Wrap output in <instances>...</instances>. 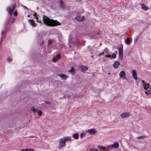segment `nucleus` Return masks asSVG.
I'll return each instance as SVG.
<instances>
[{
	"label": "nucleus",
	"mask_w": 151,
	"mask_h": 151,
	"mask_svg": "<svg viewBox=\"0 0 151 151\" xmlns=\"http://www.w3.org/2000/svg\"><path fill=\"white\" fill-rule=\"evenodd\" d=\"M42 20L44 24L50 26H56L61 24L60 23H59L57 21L53 19H51L45 16H43Z\"/></svg>",
	"instance_id": "obj_1"
},
{
	"label": "nucleus",
	"mask_w": 151,
	"mask_h": 151,
	"mask_svg": "<svg viewBox=\"0 0 151 151\" xmlns=\"http://www.w3.org/2000/svg\"><path fill=\"white\" fill-rule=\"evenodd\" d=\"M119 56L121 60H122L123 58V46L120 47L119 48Z\"/></svg>",
	"instance_id": "obj_2"
},
{
	"label": "nucleus",
	"mask_w": 151,
	"mask_h": 151,
	"mask_svg": "<svg viewBox=\"0 0 151 151\" xmlns=\"http://www.w3.org/2000/svg\"><path fill=\"white\" fill-rule=\"evenodd\" d=\"M131 114L129 112H124L121 114V117L123 118L129 117L130 116Z\"/></svg>",
	"instance_id": "obj_3"
},
{
	"label": "nucleus",
	"mask_w": 151,
	"mask_h": 151,
	"mask_svg": "<svg viewBox=\"0 0 151 151\" xmlns=\"http://www.w3.org/2000/svg\"><path fill=\"white\" fill-rule=\"evenodd\" d=\"M15 7V5H13L12 6V8L8 7L7 8V11L11 15H12L13 13V11L14 10Z\"/></svg>",
	"instance_id": "obj_4"
},
{
	"label": "nucleus",
	"mask_w": 151,
	"mask_h": 151,
	"mask_svg": "<svg viewBox=\"0 0 151 151\" xmlns=\"http://www.w3.org/2000/svg\"><path fill=\"white\" fill-rule=\"evenodd\" d=\"M132 74L134 78L136 80H137L138 77L137 76V72L136 70L135 69L132 70Z\"/></svg>",
	"instance_id": "obj_5"
},
{
	"label": "nucleus",
	"mask_w": 151,
	"mask_h": 151,
	"mask_svg": "<svg viewBox=\"0 0 151 151\" xmlns=\"http://www.w3.org/2000/svg\"><path fill=\"white\" fill-rule=\"evenodd\" d=\"M142 82L144 89H147V88H149V84L148 83H147L144 80L142 81Z\"/></svg>",
	"instance_id": "obj_6"
},
{
	"label": "nucleus",
	"mask_w": 151,
	"mask_h": 151,
	"mask_svg": "<svg viewBox=\"0 0 151 151\" xmlns=\"http://www.w3.org/2000/svg\"><path fill=\"white\" fill-rule=\"evenodd\" d=\"M84 17L83 16H81L80 15H77L75 17V19L78 21H81L84 19Z\"/></svg>",
	"instance_id": "obj_7"
},
{
	"label": "nucleus",
	"mask_w": 151,
	"mask_h": 151,
	"mask_svg": "<svg viewBox=\"0 0 151 151\" xmlns=\"http://www.w3.org/2000/svg\"><path fill=\"white\" fill-rule=\"evenodd\" d=\"M65 142L62 139H60L59 141V146L61 147H63L65 145Z\"/></svg>",
	"instance_id": "obj_8"
},
{
	"label": "nucleus",
	"mask_w": 151,
	"mask_h": 151,
	"mask_svg": "<svg viewBox=\"0 0 151 151\" xmlns=\"http://www.w3.org/2000/svg\"><path fill=\"white\" fill-rule=\"evenodd\" d=\"M88 132L89 133V134L92 135L96 133L97 132L94 128H93L92 129H88Z\"/></svg>",
	"instance_id": "obj_9"
},
{
	"label": "nucleus",
	"mask_w": 151,
	"mask_h": 151,
	"mask_svg": "<svg viewBox=\"0 0 151 151\" xmlns=\"http://www.w3.org/2000/svg\"><path fill=\"white\" fill-rule=\"evenodd\" d=\"M119 75L120 77H123L126 75V73L124 71H122L119 73Z\"/></svg>",
	"instance_id": "obj_10"
},
{
	"label": "nucleus",
	"mask_w": 151,
	"mask_h": 151,
	"mask_svg": "<svg viewBox=\"0 0 151 151\" xmlns=\"http://www.w3.org/2000/svg\"><path fill=\"white\" fill-rule=\"evenodd\" d=\"M60 5L59 6L60 7V8L61 9H63L65 8V7L64 6V4H63V1L61 0L59 2Z\"/></svg>",
	"instance_id": "obj_11"
},
{
	"label": "nucleus",
	"mask_w": 151,
	"mask_h": 151,
	"mask_svg": "<svg viewBox=\"0 0 151 151\" xmlns=\"http://www.w3.org/2000/svg\"><path fill=\"white\" fill-rule=\"evenodd\" d=\"M29 22L31 24L33 27H35L36 25L35 23V22L34 21L33 19L29 20Z\"/></svg>",
	"instance_id": "obj_12"
},
{
	"label": "nucleus",
	"mask_w": 151,
	"mask_h": 151,
	"mask_svg": "<svg viewBox=\"0 0 151 151\" xmlns=\"http://www.w3.org/2000/svg\"><path fill=\"white\" fill-rule=\"evenodd\" d=\"M141 6L142 9L145 11H147L148 9V7L146 6V5L144 4H142L141 5Z\"/></svg>",
	"instance_id": "obj_13"
},
{
	"label": "nucleus",
	"mask_w": 151,
	"mask_h": 151,
	"mask_svg": "<svg viewBox=\"0 0 151 151\" xmlns=\"http://www.w3.org/2000/svg\"><path fill=\"white\" fill-rule=\"evenodd\" d=\"M61 56L60 54L57 55L56 57H54L53 58V61H55L59 60Z\"/></svg>",
	"instance_id": "obj_14"
},
{
	"label": "nucleus",
	"mask_w": 151,
	"mask_h": 151,
	"mask_svg": "<svg viewBox=\"0 0 151 151\" xmlns=\"http://www.w3.org/2000/svg\"><path fill=\"white\" fill-rule=\"evenodd\" d=\"M120 63L118 61H116L113 64V66L115 68H117L118 67Z\"/></svg>",
	"instance_id": "obj_15"
},
{
	"label": "nucleus",
	"mask_w": 151,
	"mask_h": 151,
	"mask_svg": "<svg viewBox=\"0 0 151 151\" xmlns=\"http://www.w3.org/2000/svg\"><path fill=\"white\" fill-rule=\"evenodd\" d=\"M62 139L65 142L67 141H69L71 139V137H63L62 138Z\"/></svg>",
	"instance_id": "obj_16"
},
{
	"label": "nucleus",
	"mask_w": 151,
	"mask_h": 151,
	"mask_svg": "<svg viewBox=\"0 0 151 151\" xmlns=\"http://www.w3.org/2000/svg\"><path fill=\"white\" fill-rule=\"evenodd\" d=\"M59 75L62 78H63V79H66L68 78V76H67L66 75L64 74H59Z\"/></svg>",
	"instance_id": "obj_17"
},
{
	"label": "nucleus",
	"mask_w": 151,
	"mask_h": 151,
	"mask_svg": "<svg viewBox=\"0 0 151 151\" xmlns=\"http://www.w3.org/2000/svg\"><path fill=\"white\" fill-rule=\"evenodd\" d=\"M97 147L101 151L102 150H105L107 149L106 147L101 146H98Z\"/></svg>",
	"instance_id": "obj_18"
},
{
	"label": "nucleus",
	"mask_w": 151,
	"mask_h": 151,
	"mask_svg": "<svg viewBox=\"0 0 151 151\" xmlns=\"http://www.w3.org/2000/svg\"><path fill=\"white\" fill-rule=\"evenodd\" d=\"M113 148H117L119 147V144L118 143L116 142L112 145Z\"/></svg>",
	"instance_id": "obj_19"
},
{
	"label": "nucleus",
	"mask_w": 151,
	"mask_h": 151,
	"mask_svg": "<svg viewBox=\"0 0 151 151\" xmlns=\"http://www.w3.org/2000/svg\"><path fill=\"white\" fill-rule=\"evenodd\" d=\"M44 103L45 104L48 105V106L49 107H51V106L52 105V103L49 102L48 101H44Z\"/></svg>",
	"instance_id": "obj_20"
},
{
	"label": "nucleus",
	"mask_w": 151,
	"mask_h": 151,
	"mask_svg": "<svg viewBox=\"0 0 151 151\" xmlns=\"http://www.w3.org/2000/svg\"><path fill=\"white\" fill-rule=\"evenodd\" d=\"M81 68L83 71L87 70L88 69L87 67L83 65L81 66Z\"/></svg>",
	"instance_id": "obj_21"
},
{
	"label": "nucleus",
	"mask_w": 151,
	"mask_h": 151,
	"mask_svg": "<svg viewBox=\"0 0 151 151\" xmlns=\"http://www.w3.org/2000/svg\"><path fill=\"white\" fill-rule=\"evenodd\" d=\"M5 31H4L2 32L1 34V35H2L1 38V40L2 41H3L4 40V39L5 37H4V35L5 33Z\"/></svg>",
	"instance_id": "obj_22"
},
{
	"label": "nucleus",
	"mask_w": 151,
	"mask_h": 151,
	"mask_svg": "<svg viewBox=\"0 0 151 151\" xmlns=\"http://www.w3.org/2000/svg\"><path fill=\"white\" fill-rule=\"evenodd\" d=\"M73 137L74 138L76 139H77L79 138V135L78 134L76 133L73 134Z\"/></svg>",
	"instance_id": "obj_23"
},
{
	"label": "nucleus",
	"mask_w": 151,
	"mask_h": 151,
	"mask_svg": "<svg viewBox=\"0 0 151 151\" xmlns=\"http://www.w3.org/2000/svg\"><path fill=\"white\" fill-rule=\"evenodd\" d=\"M125 42L128 44H129L131 43L130 39L129 38H128L125 40Z\"/></svg>",
	"instance_id": "obj_24"
},
{
	"label": "nucleus",
	"mask_w": 151,
	"mask_h": 151,
	"mask_svg": "<svg viewBox=\"0 0 151 151\" xmlns=\"http://www.w3.org/2000/svg\"><path fill=\"white\" fill-rule=\"evenodd\" d=\"M40 108H47V106L46 105H45V104L43 103L41 104L40 105Z\"/></svg>",
	"instance_id": "obj_25"
},
{
	"label": "nucleus",
	"mask_w": 151,
	"mask_h": 151,
	"mask_svg": "<svg viewBox=\"0 0 151 151\" xmlns=\"http://www.w3.org/2000/svg\"><path fill=\"white\" fill-rule=\"evenodd\" d=\"M145 93L147 95H149L151 94V90H149L145 91Z\"/></svg>",
	"instance_id": "obj_26"
},
{
	"label": "nucleus",
	"mask_w": 151,
	"mask_h": 151,
	"mask_svg": "<svg viewBox=\"0 0 151 151\" xmlns=\"http://www.w3.org/2000/svg\"><path fill=\"white\" fill-rule=\"evenodd\" d=\"M36 110V112L38 113L39 116H41L42 113V111L41 110H38L37 109Z\"/></svg>",
	"instance_id": "obj_27"
},
{
	"label": "nucleus",
	"mask_w": 151,
	"mask_h": 151,
	"mask_svg": "<svg viewBox=\"0 0 151 151\" xmlns=\"http://www.w3.org/2000/svg\"><path fill=\"white\" fill-rule=\"evenodd\" d=\"M145 137H146V136L144 135H143L142 136H141L137 137V138L138 139H143L145 138Z\"/></svg>",
	"instance_id": "obj_28"
},
{
	"label": "nucleus",
	"mask_w": 151,
	"mask_h": 151,
	"mask_svg": "<svg viewBox=\"0 0 151 151\" xmlns=\"http://www.w3.org/2000/svg\"><path fill=\"white\" fill-rule=\"evenodd\" d=\"M86 134L84 132H82L80 134V137L81 138H82L85 136Z\"/></svg>",
	"instance_id": "obj_29"
},
{
	"label": "nucleus",
	"mask_w": 151,
	"mask_h": 151,
	"mask_svg": "<svg viewBox=\"0 0 151 151\" xmlns=\"http://www.w3.org/2000/svg\"><path fill=\"white\" fill-rule=\"evenodd\" d=\"M108 148H107V149H108V150H111L112 148H113V147L112 145H110L109 146H108Z\"/></svg>",
	"instance_id": "obj_30"
},
{
	"label": "nucleus",
	"mask_w": 151,
	"mask_h": 151,
	"mask_svg": "<svg viewBox=\"0 0 151 151\" xmlns=\"http://www.w3.org/2000/svg\"><path fill=\"white\" fill-rule=\"evenodd\" d=\"M31 110L32 111H33V112H36V111H37L36 110H37V109H35L34 107H32L31 108Z\"/></svg>",
	"instance_id": "obj_31"
},
{
	"label": "nucleus",
	"mask_w": 151,
	"mask_h": 151,
	"mask_svg": "<svg viewBox=\"0 0 151 151\" xmlns=\"http://www.w3.org/2000/svg\"><path fill=\"white\" fill-rule=\"evenodd\" d=\"M53 42L52 40H51V39H49L48 40V44L49 45L51 44Z\"/></svg>",
	"instance_id": "obj_32"
},
{
	"label": "nucleus",
	"mask_w": 151,
	"mask_h": 151,
	"mask_svg": "<svg viewBox=\"0 0 151 151\" xmlns=\"http://www.w3.org/2000/svg\"><path fill=\"white\" fill-rule=\"evenodd\" d=\"M74 70V68L73 67H71V69L70 70H69L68 71L69 72H70V73L73 72V71Z\"/></svg>",
	"instance_id": "obj_33"
},
{
	"label": "nucleus",
	"mask_w": 151,
	"mask_h": 151,
	"mask_svg": "<svg viewBox=\"0 0 151 151\" xmlns=\"http://www.w3.org/2000/svg\"><path fill=\"white\" fill-rule=\"evenodd\" d=\"M91 151H99L97 149L93 148L91 149Z\"/></svg>",
	"instance_id": "obj_34"
},
{
	"label": "nucleus",
	"mask_w": 151,
	"mask_h": 151,
	"mask_svg": "<svg viewBox=\"0 0 151 151\" xmlns=\"http://www.w3.org/2000/svg\"><path fill=\"white\" fill-rule=\"evenodd\" d=\"M112 58H116V54H112L111 55Z\"/></svg>",
	"instance_id": "obj_35"
},
{
	"label": "nucleus",
	"mask_w": 151,
	"mask_h": 151,
	"mask_svg": "<svg viewBox=\"0 0 151 151\" xmlns=\"http://www.w3.org/2000/svg\"><path fill=\"white\" fill-rule=\"evenodd\" d=\"M139 36H137L134 39V41L135 42H136L138 40Z\"/></svg>",
	"instance_id": "obj_36"
},
{
	"label": "nucleus",
	"mask_w": 151,
	"mask_h": 151,
	"mask_svg": "<svg viewBox=\"0 0 151 151\" xmlns=\"http://www.w3.org/2000/svg\"><path fill=\"white\" fill-rule=\"evenodd\" d=\"M104 51L106 54H108V49L107 48H106L105 49Z\"/></svg>",
	"instance_id": "obj_37"
},
{
	"label": "nucleus",
	"mask_w": 151,
	"mask_h": 151,
	"mask_svg": "<svg viewBox=\"0 0 151 151\" xmlns=\"http://www.w3.org/2000/svg\"><path fill=\"white\" fill-rule=\"evenodd\" d=\"M7 60L9 62H11L12 61V59L11 58H8L7 59Z\"/></svg>",
	"instance_id": "obj_38"
},
{
	"label": "nucleus",
	"mask_w": 151,
	"mask_h": 151,
	"mask_svg": "<svg viewBox=\"0 0 151 151\" xmlns=\"http://www.w3.org/2000/svg\"><path fill=\"white\" fill-rule=\"evenodd\" d=\"M20 151H28V149H22Z\"/></svg>",
	"instance_id": "obj_39"
},
{
	"label": "nucleus",
	"mask_w": 151,
	"mask_h": 151,
	"mask_svg": "<svg viewBox=\"0 0 151 151\" xmlns=\"http://www.w3.org/2000/svg\"><path fill=\"white\" fill-rule=\"evenodd\" d=\"M14 15L16 16H17V12L16 11H15L14 13Z\"/></svg>",
	"instance_id": "obj_40"
},
{
	"label": "nucleus",
	"mask_w": 151,
	"mask_h": 151,
	"mask_svg": "<svg viewBox=\"0 0 151 151\" xmlns=\"http://www.w3.org/2000/svg\"><path fill=\"white\" fill-rule=\"evenodd\" d=\"M105 57H107L108 58H110L111 57V55H105Z\"/></svg>",
	"instance_id": "obj_41"
},
{
	"label": "nucleus",
	"mask_w": 151,
	"mask_h": 151,
	"mask_svg": "<svg viewBox=\"0 0 151 151\" xmlns=\"http://www.w3.org/2000/svg\"><path fill=\"white\" fill-rule=\"evenodd\" d=\"M28 150V151H34V150L32 149H29Z\"/></svg>",
	"instance_id": "obj_42"
},
{
	"label": "nucleus",
	"mask_w": 151,
	"mask_h": 151,
	"mask_svg": "<svg viewBox=\"0 0 151 151\" xmlns=\"http://www.w3.org/2000/svg\"><path fill=\"white\" fill-rule=\"evenodd\" d=\"M14 21H15V19H14V18H13L12 21V23H13V22H14Z\"/></svg>",
	"instance_id": "obj_43"
},
{
	"label": "nucleus",
	"mask_w": 151,
	"mask_h": 151,
	"mask_svg": "<svg viewBox=\"0 0 151 151\" xmlns=\"http://www.w3.org/2000/svg\"><path fill=\"white\" fill-rule=\"evenodd\" d=\"M114 53H115L114 54H116V55H117V52L116 51L114 52Z\"/></svg>",
	"instance_id": "obj_44"
},
{
	"label": "nucleus",
	"mask_w": 151,
	"mask_h": 151,
	"mask_svg": "<svg viewBox=\"0 0 151 151\" xmlns=\"http://www.w3.org/2000/svg\"><path fill=\"white\" fill-rule=\"evenodd\" d=\"M43 43H44L43 42H42L40 44V45H43Z\"/></svg>",
	"instance_id": "obj_45"
},
{
	"label": "nucleus",
	"mask_w": 151,
	"mask_h": 151,
	"mask_svg": "<svg viewBox=\"0 0 151 151\" xmlns=\"http://www.w3.org/2000/svg\"><path fill=\"white\" fill-rule=\"evenodd\" d=\"M23 7L25 9H27V8L26 6H23Z\"/></svg>",
	"instance_id": "obj_46"
}]
</instances>
